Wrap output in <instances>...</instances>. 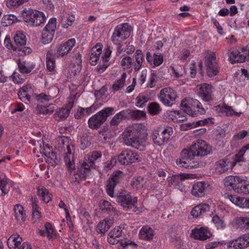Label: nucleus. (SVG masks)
Wrapping results in <instances>:
<instances>
[{"label":"nucleus","instance_id":"34","mask_svg":"<svg viewBox=\"0 0 249 249\" xmlns=\"http://www.w3.org/2000/svg\"><path fill=\"white\" fill-rule=\"evenodd\" d=\"M209 209L210 205L209 204L206 203L200 204L193 208L191 213L194 217L197 218L202 214L208 211Z\"/></svg>","mask_w":249,"mask_h":249},{"label":"nucleus","instance_id":"5","mask_svg":"<svg viewBox=\"0 0 249 249\" xmlns=\"http://www.w3.org/2000/svg\"><path fill=\"white\" fill-rule=\"evenodd\" d=\"M180 107L186 113L193 117L199 114H204L206 113L201 103L193 98H187L182 100L180 104Z\"/></svg>","mask_w":249,"mask_h":249},{"label":"nucleus","instance_id":"17","mask_svg":"<svg viewBox=\"0 0 249 249\" xmlns=\"http://www.w3.org/2000/svg\"><path fill=\"white\" fill-rule=\"evenodd\" d=\"M21 238L18 234H14L7 240V245L10 249H32L31 245L27 242H24L21 245Z\"/></svg>","mask_w":249,"mask_h":249},{"label":"nucleus","instance_id":"59","mask_svg":"<svg viewBox=\"0 0 249 249\" xmlns=\"http://www.w3.org/2000/svg\"><path fill=\"white\" fill-rule=\"evenodd\" d=\"M145 116V113L142 111L139 110H130V117H131L134 119H140Z\"/></svg>","mask_w":249,"mask_h":249},{"label":"nucleus","instance_id":"30","mask_svg":"<svg viewBox=\"0 0 249 249\" xmlns=\"http://www.w3.org/2000/svg\"><path fill=\"white\" fill-rule=\"evenodd\" d=\"M144 55L141 50L136 51L134 55L133 67L135 71H138L143 66L144 62Z\"/></svg>","mask_w":249,"mask_h":249},{"label":"nucleus","instance_id":"43","mask_svg":"<svg viewBox=\"0 0 249 249\" xmlns=\"http://www.w3.org/2000/svg\"><path fill=\"white\" fill-rule=\"evenodd\" d=\"M18 21L17 17L13 14L5 15L1 20V24L3 27H7Z\"/></svg>","mask_w":249,"mask_h":249},{"label":"nucleus","instance_id":"8","mask_svg":"<svg viewBox=\"0 0 249 249\" xmlns=\"http://www.w3.org/2000/svg\"><path fill=\"white\" fill-rule=\"evenodd\" d=\"M124 228V226L122 225L116 226L110 231L107 236V240L108 242L112 245L119 244V249H124L128 245H135L134 242L130 241L129 240H123L120 238Z\"/></svg>","mask_w":249,"mask_h":249},{"label":"nucleus","instance_id":"45","mask_svg":"<svg viewBox=\"0 0 249 249\" xmlns=\"http://www.w3.org/2000/svg\"><path fill=\"white\" fill-rule=\"evenodd\" d=\"M237 187L239 188V190L241 189V192H235L239 194H249V182L248 181L240 178L239 180V183L237 184Z\"/></svg>","mask_w":249,"mask_h":249},{"label":"nucleus","instance_id":"63","mask_svg":"<svg viewBox=\"0 0 249 249\" xmlns=\"http://www.w3.org/2000/svg\"><path fill=\"white\" fill-rule=\"evenodd\" d=\"M97 105L95 104H93L89 107H84V109L83 110V111L85 117L88 116L90 114L95 112L97 109Z\"/></svg>","mask_w":249,"mask_h":249},{"label":"nucleus","instance_id":"20","mask_svg":"<svg viewBox=\"0 0 249 249\" xmlns=\"http://www.w3.org/2000/svg\"><path fill=\"white\" fill-rule=\"evenodd\" d=\"M208 186V182L197 181L193 184L191 189V194L196 197H201L205 195L206 189Z\"/></svg>","mask_w":249,"mask_h":249},{"label":"nucleus","instance_id":"4","mask_svg":"<svg viewBox=\"0 0 249 249\" xmlns=\"http://www.w3.org/2000/svg\"><path fill=\"white\" fill-rule=\"evenodd\" d=\"M102 156L101 152L94 151L87 154L83 160L80 161L81 166L77 171V174L81 178H85L88 176L90 168L94 165L95 162L101 160Z\"/></svg>","mask_w":249,"mask_h":249},{"label":"nucleus","instance_id":"57","mask_svg":"<svg viewBox=\"0 0 249 249\" xmlns=\"http://www.w3.org/2000/svg\"><path fill=\"white\" fill-rule=\"evenodd\" d=\"M19 71L22 73H29L34 68V66H27L25 62H19L18 64Z\"/></svg>","mask_w":249,"mask_h":249},{"label":"nucleus","instance_id":"31","mask_svg":"<svg viewBox=\"0 0 249 249\" xmlns=\"http://www.w3.org/2000/svg\"><path fill=\"white\" fill-rule=\"evenodd\" d=\"M130 110H123L117 113L110 121L111 125H117L122 121L130 118Z\"/></svg>","mask_w":249,"mask_h":249},{"label":"nucleus","instance_id":"22","mask_svg":"<svg viewBox=\"0 0 249 249\" xmlns=\"http://www.w3.org/2000/svg\"><path fill=\"white\" fill-rule=\"evenodd\" d=\"M235 158L233 161H230L228 159H221L215 163V169L220 174L223 173L230 168H232L236 163H235Z\"/></svg>","mask_w":249,"mask_h":249},{"label":"nucleus","instance_id":"26","mask_svg":"<svg viewBox=\"0 0 249 249\" xmlns=\"http://www.w3.org/2000/svg\"><path fill=\"white\" fill-rule=\"evenodd\" d=\"M240 178L238 176H230L224 179V185L226 189L229 191L233 190L234 192H241L240 189L237 187V184L239 183Z\"/></svg>","mask_w":249,"mask_h":249},{"label":"nucleus","instance_id":"13","mask_svg":"<svg viewBox=\"0 0 249 249\" xmlns=\"http://www.w3.org/2000/svg\"><path fill=\"white\" fill-rule=\"evenodd\" d=\"M205 65L209 76L216 75L219 72V67L216 60V55L211 53L205 57Z\"/></svg>","mask_w":249,"mask_h":249},{"label":"nucleus","instance_id":"61","mask_svg":"<svg viewBox=\"0 0 249 249\" xmlns=\"http://www.w3.org/2000/svg\"><path fill=\"white\" fill-rule=\"evenodd\" d=\"M58 206L60 208H62L64 210L65 212V216H66V219L67 221H71V217L70 216L69 210L67 207V206L66 204L64 203V202L62 200H60L59 204Z\"/></svg>","mask_w":249,"mask_h":249},{"label":"nucleus","instance_id":"55","mask_svg":"<svg viewBox=\"0 0 249 249\" xmlns=\"http://www.w3.org/2000/svg\"><path fill=\"white\" fill-rule=\"evenodd\" d=\"M249 150V143L243 146L238 153L235 155V163L240 162L243 160V156L247 150Z\"/></svg>","mask_w":249,"mask_h":249},{"label":"nucleus","instance_id":"40","mask_svg":"<svg viewBox=\"0 0 249 249\" xmlns=\"http://www.w3.org/2000/svg\"><path fill=\"white\" fill-rule=\"evenodd\" d=\"M64 161L69 170H73L75 169V163L73 154L71 149L66 153L64 156Z\"/></svg>","mask_w":249,"mask_h":249},{"label":"nucleus","instance_id":"15","mask_svg":"<svg viewBox=\"0 0 249 249\" xmlns=\"http://www.w3.org/2000/svg\"><path fill=\"white\" fill-rule=\"evenodd\" d=\"M117 159L118 161L122 165H127L140 161L138 154L129 149L123 150L117 156Z\"/></svg>","mask_w":249,"mask_h":249},{"label":"nucleus","instance_id":"25","mask_svg":"<svg viewBox=\"0 0 249 249\" xmlns=\"http://www.w3.org/2000/svg\"><path fill=\"white\" fill-rule=\"evenodd\" d=\"M58 93V90L56 88H53L50 89L48 94L44 93H40L36 97L37 104H47L50 101L53 99Z\"/></svg>","mask_w":249,"mask_h":249},{"label":"nucleus","instance_id":"38","mask_svg":"<svg viewBox=\"0 0 249 249\" xmlns=\"http://www.w3.org/2000/svg\"><path fill=\"white\" fill-rule=\"evenodd\" d=\"M55 56L52 50L49 51L46 54V67L47 70L50 72L54 71Z\"/></svg>","mask_w":249,"mask_h":249},{"label":"nucleus","instance_id":"16","mask_svg":"<svg viewBox=\"0 0 249 249\" xmlns=\"http://www.w3.org/2000/svg\"><path fill=\"white\" fill-rule=\"evenodd\" d=\"M75 44V39L71 38L59 44L56 47V53L54 54L58 58H62L67 56L72 50Z\"/></svg>","mask_w":249,"mask_h":249},{"label":"nucleus","instance_id":"54","mask_svg":"<svg viewBox=\"0 0 249 249\" xmlns=\"http://www.w3.org/2000/svg\"><path fill=\"white\" fill-rule=\"evenodd\" d=\"M59 143L64 149L66 148L67 151H69L73 148V145L70 142V139L68 137H63L59 138Z\"/></svg>","mask_w":249,"mask_h":249},{"label":"nucleus","instance_id":"62","mask_svg":"<svg viewBox=\"0 0 249 249\" xmlns=\"http://www.w3.org/2000/svg\"><path fill=\"white\" fill-rule=\"evenodd\" d=\"M248 134L249 132L247 130H243L235 133L232 138L235 141L241 140L245 138Z\"/></svg>","mask_w":249,"mask_h":249},{"label":"nucleus","instance_id":"1","mask_svg":"<svg viewBox=\"0 0 249 249\" xmlns=\"http://www.w3.org/2000/svg\"><path fill=\"white\" fill-rule=\"evenodd\" d=\"M212 152V148L206 142L198 140L188 148L183 149L180 158L177 160V164L187 169L196 168L202 167L204 162L199 161L198 157L209 155Z\"/></svg>","mask_w":249,"mask_h":249},{"label":"nucleus","instance_id":"60","mask_svg":"<svg viewBox=\"0 0 249 249\" xmlns=\"http://www.w3.org/2000/svg\"><path fill=\"white\" fill-rule=\"evenodd\" d=\"M45 228L48 237L56 235V231L50 223L46 222L45 224Z\"/></svg>","mask_w":249,"mask_h":249},{"label":"nucleus","instance_id":"37","mask_svg":"<svg viewBox=\"0 0 249 249\" xmlns=\"http://www.w3.org/2000/svg\"><path fill=\"white\" fill-rule=\"evenodd\" d=\"M37 190V194L38 196L41 198L42 201L45 203H48L52 201V195L49 192L48 189L44 187H42L40 188L38 187Z\"/></svg>","mask_w":249,"mask_h":249},{"label":"nucleus","instance_id":"3","mask_svg":"<svg viewBox=\"0 0 249 249\" xmlns=\"http://www.w3.org/2000/svg\"><path fill=\"white\" fill-rule=\"evenodd\" d=\"M141 132L139 125L127 127L122 134L124 143L128 146L143 151L145 147V140L141 138Z\"/></svg>","mask_w":249,"mask_h":249},{"label":"nucleus","instance_id":"53","mask_svg":"<svg viewBox=\"0 0 249 249\" xmlns=\"http://www.w3.org/2000/svg\"><path fill=\"white\" fill-rule=\"evenodd\" d=\"M57 19L55 18H51L44 28V30L54 34L56 28Z\"/></svg>","mask_w":249,"mask_h":249},{"label":"nucleus","instance_id":"29","mask_svg":"<svg viewBox=\"0 0 249 249\" xmlns=\"http://www.w3.org/2000/svg\"><path fill=\"white\" fill-rule=\"evenodd\" d=\"M33 90L30 85L24 86L18 91V96L22 102L28 104L30 102L31 94Z\"/></svg>","mask_w":249,"mask_h":249},{"label":"nucleus","instance_id":"7","mask_svg":"<svg viewBox=\"0 0 249 249\" xmlns=\"http://www.w3.org/2000/svg\"><path fill=\"white\" fill-rule=\"evenodd\" d=\"M22 15L23 20L32 26H41L46 19L45 14L37 10H23Z\"/></svg>","mask_w":249,"mask_h":249},{"label":"nucleus","instance_id":"10","mask_svg":"<svg viewBox=\"0 0 249 249\" xmlns=\"http://www.w3.org/2000/svg\"><path fill=\"white\" fill-rule=\"evenodd\" d=\"M249 50L246 47L231 48L228 52V60L232 64L245 62L248 58Z\"/></svg>","mask_w":249,"mask_h":249},{"label":"nucleus","instance_id":"44","mask_svg":"<svg viewBox=\"0 0 249 249\" xmlns=\"http://www.w3.org/2000/svg\"><path fill=\"white\" fill-rule=\"evenodd\" d=\"M37 110L40 114L50 115L53 112L54 106L52 104H49L48 106L37 104Z\"/></svg>","mask_w":249,"mask_h":249},{"label":"nucleus","instance_id":"12","mask_svg":"<svg viewBox=\"0 0 249 249\" xmlns=\"http://www.w3.org/2000/svg\"><path fill=\"white\" fill-rule=\"evenodd\" d=\"M172 133V128L167 126L160 133L159 131L154 132L151 135V138L155 144L157 146H161L167 142Z\"/></svg>","mask_w":249,"mask_h":249},{"label":"nucleus","instance_id":"58","mask_svg":"<svg viewBox=\"0 0 249 249\" xmlns=\"http://www.w3.org/2000/svg\"><path fill=\"white\" fill-rule=\"evenodd\" d=\"M147 101V97L144 95H139L136 99V106L137 107L142 108L146 105Z\"/></svg>","mask_w":249,"mask_h":249},{"label":"nucleus","instance_id":"64","mask_svg":"<svg viewBox=\"0 0 249 249\" xmlns=\"http://www.w3.org/2000/svg\"><path fill=\"white\" fill-rule=\"evenodd\" d=\"M157 181L159 183H162L164 180L166 176V173L162 169L158 170L157 171Z\"/></svg>","mask_w":249,"mask_h":249},{"label":"nucleus","instance_id":"21","mask_svg":"<svg viewBox=\"0 0 249 249\" xmlns=\"http://www.w3.org/2000/svg\"><path fill=\"white\" fill-rule=\"evenodd\" d=\"M146 59L150 68H156L160 66L163 62V56L161 53H154L153 54L149 52L146 53Z\"/></svg>","mask_w":249,"mask_h":249},{"label":"nucleus","instance_id":"27","mask_svg":"<svg viewBox=\"0 0 249 249\" xmlns=\"http://www.w3.org/2000/svg\"><path fill=\"white\" fill-rule=\"evenodd\" d=\"M155 235V231L148 225L143 226L139 232V238L147 241H151Z\"/></svg>","mask_w":249,"mask_h":249},{"label":"nucleus","instance_id":"9","mask_svg":"<svg viewBox=\"0 0 249 249\" xmlns=\"http://www.w3.org/2000/svg\"><path fill=\"white\" fill-rule=\"evenodd\" d=\"M132 30L131 26L127 23L118 25L114 29L111 36L113 44H118L127 39Z\"/></svg>","mask_w":249,"mask_h":249},{"label":"nucleus","instance_id":"52","mask_svg":"<svg viewBox=\"0 0 249 249\" xmlns=\"http://www.w3.org/2000/svg\"><path fill=\"white\" fill-rule=\"evenodd\" d=\"M100 208L102 210H106L108 212H112L115 214L118 215V212L115 208H114L111 203L107 200H104L100 204Z\"/></svg>","mask_w":249,"mask_h":249},{"label":"nucleus","instance_id":"11","mask_svg":"<svg viewBox=\"0 0 249 249\" xmlns=\"http://www.w3.org/2000/svg\"><path fill=\"white\" fill-rule=\"evenodd\" d=\"M159 101L166 107H172L176 104L178 98L177 92L170 87L164 88L158 94Z\"/></svg>","mask_w":249,"mask_h":249},{"label":"nucleus","instance_id":"51","mask_svg":"<svg viewBox=\"0 0 249 249\" xmlns=\"http://www.w3.org/2000/svg\"><path fill=\"white\" fill-rule=\"evenodd\" d=\"M28 0H5V5L9 9L18 7Z\"/></svg>","mask_w":249,"mask_h":249},{"label":"nucleus","instance_id":"2","mask_svg":"<svg viewBox=\"0 0 249 249\" xmlns=\"http://www.w3.org/2000/svg\"><path fill=\"white\" fill-rule=\"evenodd\" d=\"M124 177L123 172L120 170L115 171L109 178L106 186L107 195L111 197H115L114 194V188ZM116 200L125 210H133L136 212L138 202L137 197L131 196L129 192L125 190L120 191L116 195Z\"/></svg>","mask_w":249,"mask_h":249},{"label":"nucleus","instance_id":"46","mask_svg":"<svg viewBox=\"0 0 249 249\" xmlns=\"http://www.w3.org/2000/svg\"><path fill=\"white\" fill-rule=\"evenodd\" d=\"M144 179L141 177L133 178L130 182V185L134 191L139 190L143 187Z\"/></svg>","mask_w":249,"mask_h":249},{"label":"nucleus","instance_id":"32","mask_svg":"<svg viewBox=\"0 0 249 249\" xmlns=\"http://www.w3.org/2000/svg\"><path fill=\"white\" fill-rule=\"evenodd\" d=\"M102 48L100 44H97L91 50V53L89 57L90 65L94 66L96 65L99 60L100 56L102 53Z\"/></svg>","mask_w":249,"mask_h":249},{"label":"nucleus","instance_id":"14","mask_svg":"<svg viewBox=\"0 0 249 249\" xmlns=\"http://www.w3.org/2000/svg\"><path fill=\"white\" fill-rule=\"evenodd\" d=\"M74 102V99H71L67 102L65 106L57 108L53 116L54 119L57 122L65 120L69 117L71 110L73 107Z\"/></svg>","mask_w":249,"mask_h":249},{"label":"nucleus","instance_id":"50","mask_svg":"<svg viewBox=\"0 0 249 249\" xmlns=\"http://www.w3.org/2000/svg\"><path fill=\"white\" fill-rule=\"evenodd\" d=\"M54 34L43 29L41 35V42L44 44L50 43L53 40Z\"/></svg>","mask_w":249,"mask_h":249},{"label":"nucleus","instance_id":"42","mask_svg":"<svg viewBox=\"0 0 249 249\" xmlns=\"http://www.w3.org/2000/svg\"><path fill=\"white\" fill-rule=\"evenodd\" d=\"M236 226L241 230H249V217H239L235 220Z\"/></svg>","mask_w":249,"mask_h":249},{"label":"nucleus","instance_id":"48","mask_svg":"<svg viewBox=\"0 0 249 249\" xmlns=\"http://www.w3.org/2000/svg\"><path fill=\"white\" fill-rule=\"evenodd\" d=\"M14 39L16 44L18 46H24L26 44V36L22 32H17Z\"/></svg>","mask_w":249,"mask_h":249},{"label":"nucleus","instance_id":"49","mask_svg":"<svg viewBox=\"0 0 249 249\" xmlns=\"http://www.w3.org/2000/svg\"><path fill=\"white\" fill-rule=\"evenodd\" d=\"M0 190L1 191V196H4L7 194L10 191V187L7 183V178L0 176Z\"/></svg>","mask_w":249,"mask_h":249},{"label":"nucleus","instance_id":"56","mask_svg":"<svg viewBox=\"0 0 249 249\" xmlns=\"http://www.w3.org/2000/svg\"><path fill=\"white\" fill-rule=\"evenodd\" d=\"M121 65L124 69H129L133 66V60L130 56H126L122 59Z\"/></svg>","mask_w":249,"mask_h":249},{"label":"nucleus","instance_id":"33","mask_svg":"<svg viewBox=\"0 0 249 249\" xmlns=\"http://www.w3.org/2000/svg\"><path fill=\"white\" fill-rule=\"evenodd\" d=\"M82 56L79 53H76L71 62V66L73 69L72 72L74 74H76L80 72L82 70Z\"/></svg>","mask_w":249,"mask_h":249},{"label":"nucleus","instance_id":"39","mask_svg":"<svg viewBox=\"0 0 249 249\" xmlns=\"http://www.w3.org/2000/svg\"><path fill=\"white\" fill-rule=\"evenodd\" d=\"M212 222L217 229L222 230L226 227L224 217L219 216L217 214L212 213L211 214Z\"/></svg>","mask_w":249,"mask_h":249},{"label":"nucleus","instance_id":"28","mask_svg":"<svg viewBox=\"0 0 249 249\" xmlns=\"http://www.w3.org/2000/svg\"><path fill=\"white\" fill-rule=\"evenodd\" d=\"M215 110L219 115H225L227 116H231L233 115L240 116L241 114V112L234 111L231 107L223 104H219L215 106Z\"/></svg>","mask_w":249,"mask_h":249},{"label":"nucleus","instance_id":"41","mask_svg":"<svg viewBox=\"0 0 249 249\" xmlns=\"http://www.w3.org/2000/svg\"><path fill=\"white\" fill-rule=\"evenodd\" d=\"M147 111L149 114L154 116L160 114L162 109L158 103L153 102L148 104Z\"/></svg>","mask_w":249,"mask_h":249},{"label":"nucleus","instance_id":"35","mask_svg":"<svg viewBox=\"0 0 249 249\" xmlns=\"http://www.w3.org/2000/svg\"><path fill=\"white\" fill-rule=\"evenodd\" d=\"M114 222L112 219L106 218L100 221L97 225L96 230L98 233L104 234L110 228Z\"/></svg>","mask_w":249,"mask_h":249},{"label":"nucleus","instance_id":"36","mask_svg":"<svg viewBox=\"0 0 249 249\" xmlns=\"http://www.w3.org/2000/svg\"><path fill=\"white\" fill-rule=\"evenodd\" d=\"M14 213L15 219L18 222L21 223L25 221L26 212L22 205L16 204L14 207Z\"/></svg>","mask_w":249,"mask_h":249},{"label":"nucleus","instance_id":"47","mask_svg":"<svg viewBox=\"0 0 249 249\" xmlns=\"http://www.w3.org/2000/svg\"><path fill=\"white\" fill-rule=\"evenodd\" d=\"M126 77V73L123 72L121 78L115 82L112 86V89L114 91H117L123 88L125 82Z\"/></svg>","mask_w":249,"mask_h":249},{"label":"nucleus","instance_id":"18","mask_svg":"<svg viewBox=\"0 0 249 249\" xmlns=\"http://www.w3.org/2000/svg\"><path fill=\"white\" fill-rule=\"evenodd\" d=\"M214 89L211 85L203 83L199 88V96L205 102L213 101L214 99Z\"/></svg>","mask_w":249,"mask_h":249},{"label":"nucleus","instance_id":"6","mask_svg":"<svg viewBox=\"0 0 249 249\" xmlns=\"http://www.w3.org/2000/svg\"><path fill=\"white\" fill-rule=\"evenodd\" d=\"M112 107H106L90 117L88 121V126L91 129H97L101 127L107 117L114 111Z\"/></svg>","mask_w":249,"mask_h":249},{"label":"nucleus","instance_id":"24","mask_svg":"<svg viewBox=\"0 0 249 249\" xmlns=\"http://www.w3.org/2000/svg\"><path fill=\"white\" fill-rule=\"evenodd\" d=\"M183 178L181 175H175L168 177L167 180L169 187H173L183 192L185 191V186L182 183Z\"/></svg>","mask_w":249,"mask_h":249},{"label":"nucleus","instance_id":"19","mask_svg":"<svg viewBox=\"0 0 249 249\" xmlns=\"http://www.w3.org/2000/svg\"><path fill=\"white\" fill-rule=\"evenodd\" d=\"M249 247V234H246L237 239L230 241L227 244L228 249H242Z\"/></svg>","mask_w":249,"mask_h":249},{"label":"nucleus","instance_id":"23","mask_svg":"<svg viewBox=\"0 0 249 249\" xmlns=\"http://www.w3.org/2000/svg\"><path fill=\"white\" fill-rule=\"evenodd\" d=\"M191 236L196 240L204 241L211 236V233L207 228H195L191 231Z\"/></svg>","mask_w":249,"mask_h":249}]
</instances>
